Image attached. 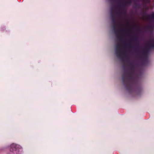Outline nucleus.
<instances>
[{
    "mask_svg": "<svg viewBox=\"0 0 154 154\" xmlns=\"http://www.w3.org/2000/svg\"><path fill=\"white\" fill-rule=\"evenodd\" d=\"M11 147H14L17 149H19L18 150V154H23V150L22 147L19 145L16 144L15 143H13L11 145Z\"/></svg>",
    "mask_w": 154,
    "mask_h": 154,
    "instance_id": "obj_1",
    "label": "nucleus"
}]
</instances>
